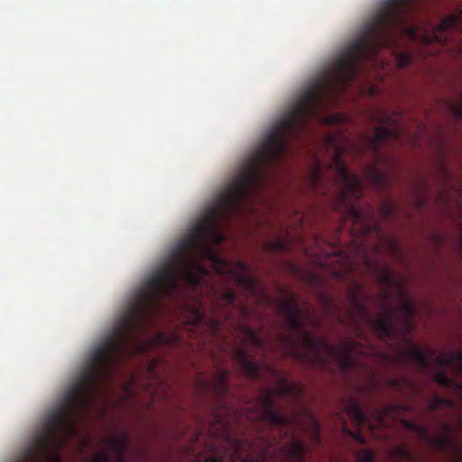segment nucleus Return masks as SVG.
Wrapping results in <instances>:
<instances>
[{"label":"nucleus","mask_w":462,"mask_h":462,"mask_svg":"<svg viewBox=\"0 0 462 462\" xmlns=\"http://www.w3.org/2000/svg\"><path fill=\"white\" fill-rule=\"evenodd\" d=\"M167 340V337L165 335L163 334H159L157 336V338L154 339V341L158 342V343H164L165 341Z\"/></svg>","instance_id":"28"},{"label":"nucleus","mask_w":462,"mask_h":462,"mask_svg":"<svg viewBox=\"0 0 462 462\" xmlns=\"http://www.w3.org/2000/svg\"><path fill=\"white\" fill-rule=\"evenodd\" d=\"M356 456L359 462H374V460L373 451L366 448L359 450Z\"/></svg>","instance_id":"23"},{"label":"nucleus","mask_w":462,"mask_h":462,"mask_svg":"<svg viewBox=\"0 0 462 462\" xmlns=\"http://www.w3.org/2000/svg\"><path fill=\"white\" fill-rule=\"evenodd\" d=\"M384 383L387 386L397 389L402 393L404 388L410 383V379L402 375L388 377L384 379Z\"/></svg>","instance_id":"17"},{"label":"nucleus","mask_w":462,"mask_h":462,"mask_svg":"<svg viewBox=\"0 0 462 462\" xmlns=\"http://www.w3.org/2000/svg\"><path fill=\"white\" fill-rule=\"evenodd\" d=\"M389 118L385 117V116H383V118L381 119L383 123H386V121L388 120Z\"/></svg>","instance_id":"35"},{"label":"nucleus","mask_w":462,"mask_h":462,"mask_svg":"<svg viewBox=\"0 0 462 462\" xmlns=\"http://www.w3.org/2000/svg\"><path fill=\"white\" fill-rule=\"evenodd\" d=\"M409 347L401 351L396 358L386 353L376 352V354L382 363L393 365L396 362L410 361L420 368L430 367L434 360L438 366H450L462 375V348L437 354L436 350L431 348H423L413 345L411 342H409Z\"/></svg>","instance_id":"5"},{"label":"nucleus","mask_w":462,"mask_h":462,"mask_svg":"<svg viewBox=\"0 0 462 462\" xmlns=\"http://www.w3.org/2000/svg\"><path fill=\"white\" fill-rule=\"evenodd\" d=\"M265 442L268 444V445H272V443L270 442L269 439H266Z\"/></svg>","instance_id":"36"},{"label":"nucleus","mask_w":462,"mask_h":462,"mask_svg":"<svg viewBox=\"0 0 462 462\" xmlns=\"http://www.w3.org/2000/svg\"><path fill=\"white\" fill-rule=\"evenodd\" d=\"M443 174H444V176H445L447 179H448V178H449V173H448V171L445 168H443Z\"/></svg>","instance_id":"34"},{"label":"nucleus","mask_w":462,"mask_h":462,"mask_svg":"<svg viewBox=\"0 0 462 462\" xmlns=\"http://www.w3.org/2000/svg\"><path fill=\"white\" fill-rule=\"evenodd\" d=\"M402 407L400 405L391 404L383 406L376 411V420L379 426H382L385 423V417L390 415L392 412L398 409H402Z\"/></svg>","instance_id":"18"},{"label":"nucleus","mask_w":462,"mask_h":462,"mask_svg":"<svg viewBox=\"0 0 462 462\" xmlns=\"http://www.w3.org/2000/svg\"><path fill=\"white\" fill-rule=\"evenodd\" d=\"M212 423L208 428V432L214 438L226 439L229 444L233 445V453L230 455L232 459L239 462H253L251 457L245 458L242 457L243 443L241 439H233L231 436V429L229 421L226 418V414L217 411L212 419Z\"/></svg>","instance_id":"8"},{"label":"nucleus","mask_w":462,"mask_h":462,"mask_svg":"<svg viewBox=\"0 0 462 462\" xmlns=\"http://www.w3.org/2000/svg\"><path fill=\"white\" fill-rule=\"evenodd\" d=\"M206 448L208 450V454L205 456L203 462H223L222 452L217 446L208 445Z\"/></svg>","instance_id":"19"},{"label":"nucleus","mask_w":462,"mask_h":462,"mask_svg":"<svg viewBox=\"0 0 462 462\" xmlns=\"http://www.w3.org/2000/svg\"><path fill=\"white\" fill-rule=\"evenodd\" d=\"M106 451L96 453L89 462H128L126 454L130 445V437L127 432L119 436L109 437L105 439Z\"/></svg>","instance_id":"9"},{"label":"nucleus","mask_w":462,"mask_h":462,"mask_svg":"<svg viewBox=\"0 0 462 462\" xmlns=\"http://www.w3.org/2000/svg\"><path fill=\"white\" fill-rule=\"evenodd\" d=\"M228 376L229 370L221 367L210 380L202 377L198 378L199 391L215 398L223 405L225 412L227 414L231 412V410L226 403V399L230 392Z\"/></svg>","instance_id":"7"},{"label":"nucleus","mask_w":462,"mask_h":462,"mask_svg":"<svg viewBox=\"0 0 462 462\" xmlns=\"http://www.w3.org/2000/svg\"><path fill=\"white\" fill-rule=\"evenodd\" d=\"M347 413L355 425L357 427V430L355 431L350 430L346 424L343 426V430L346 434L350 436L354 440H356L360 445H365L366 443L365 438L363 436L360 427L363 425H367L371 430H375V426L370 421L368 415L364 411L362 406L356 401L351 400L350 403L347 407Z\"/></svg>","instance_id":"11"},{"label":"nucleus","mask_w":462,"mask_h":462,"mask_svg":"<svg viewBox=\"0 0 462 462\" xmlns=\"http://www.w3.org/2000/svg\"><path fill=\"white\" fill-rule=\"evenodd\" d=\"M433 381L445 388H449L453 385L452 379L444 371H437L433 375Z\"/></svg>","instance_id":"21"},{"label":"nucleus","mask_w":462,"mask_h":462,"mask_svg":"<svg viewBox=\"0 0 462 462\" xmlns=\"http://www.w3.org/2000/svg\"><path fill=\"white\" fill-rule=\"evenodd\" d=\"M326 145L334 148V154L329 167L335 170L337 202L345 208L346 217L359 226L365 236L373 230L380 232L374 210L369 207L364 209L356 202L364 196L362 180L352 173L342 159L343 148L340 147L333 135L326 137Z\"/></svg>","instance_id":"4"},{"label":"nucleus","mask_w":462,"mask_h":462,"mask_svg":"<svg viewBox=\"0 0 462 462\" xmlns=\"http://www.w3.org/2000/svg\"><path fill=\"white\" fill-rule=\"evenodd\" d=\"M441 406L453 407V402L450 401L449 399L440 397L438 395L433 396V398L431 399V401L430 402V409L431 411H437Z\"/></svg>","instance_id":"22"},{"label":"nucleus","mask_w":462,"mask_h":462,"mask_svg":"<svg viewBox=\"0 0 462 462\" xmlns=\"http://www.w3.org/2000/svg\"><path fill=\"white\" fill-rule=\"evenodd\" d=\"M365 292L360 283L356 282L348 290L345 304L337 301L327 293H320L319 300L325 314L335 319L339 324L352 328L357 337L365 339L363 324H367L382 339L397 334L408 336L414 328L416 309L411 300L402 296L399 307L393 308L386 301L389 294L385 293L382 302V311L377 318H373L365 302Z\"/></svg>","instance_id":"2"},{"label":"nucleus","mask_w":462,"mask_h":462,"mask_svg":"<svg viewBox=\"0 0 462 462\" xmlns=\"http://www.w3.org/2000/svg\"><path fill=\"white\" fill-rule=\"evenodd\" d=\"M442 427L447 433H449L451 431V427L449 424L444 423Z\"/></svg>","instance_id":"30"},{"label":"nucleus","mask_w":462,"mask_h":462,"mask_svg":"<svg viewBox=\"0 0 462 462\" xmlns=\"http://www.w3.org/2000/svg\"><path fill=\"white\" fill-rule=\"evenodd\" d=\"M402 126L397 121H393L390 125H381L374 129L373 136H366V144L375 156L381 154V145L383 143L400 142L402 135Z\"/></svg>","instance_id":"10"},{"label":"nucleus","mask_w":462,"mask_h":462,"mask_svg":"<svg viewBox=\"0 0 462 462\" xmlns=\"http://www.w3.org/2000/svg\"><path fill=\"white\" fill-rule=\"evenodd\" d=\"M226 307L236 309L243 315L248 313L247 306L238 301L236 291L226 287L221 293L217 295V302L212 309L213 314L219 317L208 319L203 306L199 303V306L192 308L190 317L189 318V324L195 329L207 327L212 334L217 335L222 327L220 319L224 318L226 320L232 319V314L225 310Z\"/></svg>","instance_id":"6"},{"label":"nucleus","mask_w":462,"mask_h":462,"mask_svg":"<svg viewBox=\"0 0 462 462\" xmlns=\"http://www.w3.org/2000/svg\"><path fill=\"white\" fill-rule=\"evenodd\" d=\"M173 436L175 438H182L184 436V430L177 429L176 431L173 433Z\"/></svg>","instance_id":"29"},{"label":"nucleus","mask_w":462,"mask_h":462,"mask_svg":"<svg viewBox=\"0 0 462 462\" xmlns=\"http://www.w3.org/2000/svg\"><path fill=\"white\" fill-rule=\"evenodd\" d=\"M202 434H203V432H202V431H200V430H197L196 435H195V437H194V439H193L192 441H194V442H195V441H198V440H199V437H200Z\"/></svg>","instance_id":"31"},{"label":"nucleus","mask_w":462,"mask_h":462,"mask_svg":"<svg viewBox=\"0 0 462 462\" xmlns=\"http://www.w3.org/2000/svg\"><path fill=\"white\" fill-rule=\"evenodd\" d=\"M277 311L284 319L277 342L273 343L269 338L261 337L255 329L242 326L245 345L260 349L264 356L268 348H275L300 365L321 370H328L330 363H335L344 375H350L360 367L359 356L369 355L366 348L353 338L347 337L334 346L306 329V322L319 328L321 318L309 304L303 310L295 293L283 291Z\"/></svg>","instance_id":"1"},{"label":"nucleus","mask_w":462,"mask_h":462,"mask_svg":"<svg viewBox=\"0 0 462 462\" xmlns=\"http://www.w3.org/2000/svg\"><path fill=\"white\" fill-rule=\"evenodd\" d=\"M459 244H460V247L462 249V223H461V226H460Z\"/></svg>","instance_id":"33"},{"label":"nucleus","mask_w":462,"mask_h":462,"mask_svg":"<svg viewBox=\"0 0 462 462\" xmlns=\"http://www.w3.org/2000/svg\"><path fill=\"white\" fill-rule=\"evenodd\" d=\"M418 423L416 422H412V421H408V420H404L403 421V426L409 430H411V431H414V430L416 429V426H417Z\"/></svg>","instance_id":"27"},{"label":"nucleus","mask_w":462,"mask_h":462,"mask_svg":"<svg viewBox=\"0 0 462 462\" xmlns=\"http://www.w3.org/2000/svg\"><path fill=\"white\" fill-rule=\"evenodd\" d=\"M306 419L308 425H302L303 430L310 431L313 443L319 444L321 441L319 422L309 412H306Z\"/></svg>","instance_id":"15"},{"label":"nucleus","mask_w":462,"mask_h":462,"mask_svg":"<svg viewBox=\"0 0 462 462\" xmlns=\"http://www.w3.org/2000/svg\"><path fill=\"white\" fill-rule=\"evenodd\" d=\"M395 206L391 202H383L379 208V213L383 220L390 221L395 215Z\"/></svg>","instance_id":"20"},{"label":"nucleus","mask_w":462,"mask_h":462,"mask_svg":"<svg viewBox=\"0 0 462 462\" xmlns=\"http://www.w3.org/2000/svg\"><path fill=\"white\" fill-rule=\"evenodd\" d=\"M310 182L314 190H318L325 185L321 162L316 156L314 158V165L310 173Z\"/></svg>","instance_id":"14"},{"label":"nucleus","mask_w":462,"mask_h":462,"mask_svg":"<svg viewBox=\"0 0 462 462\" xmlns=\"http://www.w3.org/2000/svg\"><path fill=\"white\" fill-rule=\"evenodd\" d=\"M371 174L373 176V178L375 180V181L379 184V185H382L383 186L384 185V178L383 176L379 173L378 171L373 170L371 171Z\"/></svg>","instance_id":"26"},{"label":"nucleus","mask_w":462,"mask_h":462,"mask_svg":"<svg viewBox=\"0 0 462 462\" xmlns=\"http://www.w3.org/2000/svg\"><path fill=\"white\" fill-rule=\"evenodd\" d=\"M391 246L393 247V250L394 252H396V253H397V252L399 251V245H398L396 243H393H393H392V245H391Z\"/></svg>","instance_id":"32"},{"label":"nucleus","mask_w":462,"mask_h":462,"mask_svg":"<svg viewBox=\"0 0 462 462\" xmlns=\"http://www.w3.org/2000/svg\"><path fill=\"white\" fill-rule=\"evenodd\" d=\"M395 274L394 273L386 267L380 275V282L389 285L394 282Z\"/></svg>","instance_id":"24"},{"label":"nucleus","mask_w":462,"mask_h":462,"mask_svg":"<svg viewBox=\"0 0 462 462\" xmlns=\"http://www.w3.org/2000/svg\"><path fill=\"white\" fill-rule=\"evenodd\" d=\"M306 451L305 443L297 439L294 434H292L291 441L282 448V452L290 462H303Z\"/></svg>","instance_id":"12"},{"label":"nucleus","mask_w":462,"mask_h":462,"mask_svg":"<svg viewBox=\"0 0 462 462\" xmlns=\"http://www.w3.org/2000/svg\"><path fill=\"white\" fill-rule=\"evenodd\" d=\"M413 432H415L420 438L426 439L427 441H429L430 444H432L434 447L440 450H446L451 445V439L448 437L444 436L439 438H431L429 435L427 429L420 424H417L416 429L414 430Z\"/></svg>","instance_id":"13"},{"label":"nucleus","mask_w":462,"mask_h":462,"mask_svg":"<svg viewBox=\"0 0 462 462\" xmlns=\"http://www.w3.org/2000/svg\"><path fill=\"white\" fill-rule=\"evenodd\" d=\"M233 358L247 377L263 383L268 380L276 383L275 388H262L255 407L247 408L245 417L258 423H266L270 428H277L279 436L273 438L274 442H280L289 436V427L291 424L301 426L297 415L288 417L277 411L274 400L277 395L291 396L299 400L304 393V387L301 384L289 381L288 377L282 375L273 365L257 363L245 346H236L233 351Z\"/></svg>","instance_id":"3"},{"label":"nucleus","mask_w":462,"mask_h":462,"mask_svg":"<svg viewBox=\"0 0 462 462\" xmlns=\"http://www.w3.org/2000/svg\"><path fill=\"white\" fill-rule=\"evenodd\" d=\"M267 248L273 254L289 252L291 249V240L287 237H277L267 243Z\"/></svg>","instance_id":"16"},{"label":"nucleus","mask_w":462,"mask_h":462,"mask_svg":"<svg viewBox=\"0 0 462 462\" xmlns=\"http://www.w3.org/2000/svg\"><path fill=\"white\" fill-rule=\"evenodd\" d=\"M395 454L405 460H412L413 455L406 446H399L395 448Z\"/></svg>","instance_id":"25"}]
</instances>
